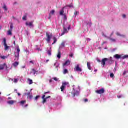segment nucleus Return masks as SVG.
<instances>
[{
    "label": "nucleus",
    "mask_w": 128,
    "mask_h": 128,
    "mask_svg": "<svg viewBox=\"0 0 128 128\" xmlns=\"http://www.w3.org/2000/svg\"><path fill=\"white\" fill-rule=\"evenodd\" d=\"M66 7L67 8H74V5H72V4L67 5Z\"/></svg>",
    "instance_id": "nucleus-33"
},
{
    "label": "nucleus",
    "mask_w": 128,
    "mask_h": 128,
    "mask_svg": "<svg viewBox=\"0 0 128 128\" xmlns=\"http://www.w3.org/2000/svg\"><path fill=\"white\" fill-rule=\"evenodd\" d=\"M54 12H56V11L54 10H52L50 12V16H54Z\"/></svg>",
    "instance_id": "nucleus-25"
},
{
    "label": "nucleus",
    "mask_w": 128,
    "mask_h": 128,
    "mask_svg": "<svg viewBox=\"0 0 128 128\" xmlns=\"http://www.w3.org/2000/svg\"><path fill=\"white\" fill-rule=\"evenodd\" d=\"M46 36H47V39L46 40V42L50 44V38H52V34L50 35L48 33L46 34Z\"/></svg>",
    "instance_id": "nucleus-5"
},
{
    "label": "nucleus",
    "mask_w": 128,
    "mask_h": 128,
    "mask_svg": "<svg viewBox=\"0 0 128 128\" xmlns=\"http://www.w3.org/2000/svg\"><path fill=\"white\" fill-rule=\"evenodd\" d=\"M26 26H30V28L34 27V22H26Z\"/></svg>",
    "instance_id": "nucleus-10"
},
{
    "label": "nucleus",
    "mask_w": 128,
    "mask_h": 128,
    "mask_svg": "<svg viewBox=\"0 0 128 128\" xmlns=\"http://www.w3.org/2000/svg\"><path fill=\"white\" fill-rule=\"evenodd\" d=\"M14 45L16 46V41H14Z\"/></svg>",
    "instance_id": "nucleus-59"
},
{
    "label": "nucleus",
    "mask_w": 128,
    "mask_h": 128,
    "mask_svg": "<svg viewBox=\"0 0 128 128\" xmlns=\"http://www.w3.org/2000/svg\"><path fill=\"white\" fill-rule=\"evenodd\" d=\"M64 16V19L65 20H68V18L66 17V14H64L63 15Z\"/></svg>",
    "instance_id": "nucleus-35"
},
{
    "label": "nucleus",
    "mask_w": 128,
    "mask_h": 128,
    "mask_svg": "<svg viewBox=\"0 0 128 128\" xmlns=\"http://www.w3.org/2000/svg\"><path fill=\"white\" fill-rule=\"evenodd\" d=\"M48 56H52V48H50V50H48Z\"/></svg>",
    "instance_id": "nucleus-20"
},
{
    "label": "nucleus",
    "mask_w": 128,
    "mask_h": 128,
    "mask_svg": "<svg viewBox=\"0 0 128 128\" xmlns=\"http://www.w3.org/2000/svg\"><path fill=\"white\" fill-rule=\"evenodd\" d=\"M62 85H63L64 86H69L70 82H63L62 83Z\"/></svg>",
    "instance_id": "nucleus-21"
},
{
    "label": "nucleus",
    "mask_w": 128,
    "mask_h": 128,
    "mask_svg": "<svg viewBox=\"0 0 128 128\" xmlns=\"http://www.w3.org/2000/svg\"><path fill=\"white\" fill-rule=\"evenodd\" d=\"M8 100H12V98H10V97H8Z\"/></svg>",
    "instance_id": "nucleus-56"
},
{
    "label": "nucleus",
    "mask_w": 128,
    "mask_h": 128,
    "mask_svg": "<svg viewBox=\"0 0 128 128\" xmlns=\"http://www.w3.org/2000/svg\"><path fill=\"white\" fill-rule=\"evenodd\" d=\"M68 29L64 27L63 32L61 34V36H64V34H68Z\"/></svg>",
    "instance_id": "nucleus-11"
},
{
    "label": "nucleus",
    "mask_w": 128,
    "mask_h": 128,
    "mask_svg": "<svg viewBox=\"0 0 128 128\" xmlns=\"http://www.w3.org/2000/svg\"><path fill=\"white\" fill-rule=\"evenodd\" d=\"M122 18H126V14H123V15H122Z\"/></svg>",
    "instance_id": "nucleus-46"
},
{
    "label": "nucleus",
    "mask_w": 128,
    "mask_h": 128,
    "mask_svg": "<svg viewBox=\"0 0 128 128\" xmlns=\"http://www.w3.org/2000/svg\"><path fill=\"white\" fill-rule=\"evenodd\" d=\"M5 66L6 68V70H8V66H6V64H4L0 65V70H4Z\"/></svg>",
    "instance_id": "nucleus-8"
},
{
    "label": "nucleus",
    "mask_w": 128,
    "mask_h": 128,
    "mask_svg": "<svg viewBox=\"0 0 128 128\" xmlns=\"http://www.w3.org/2000/svg\"><path fill=\"white\" fill-rule=\"evenodd\" d=\"M46 98V100H48V98H50V96H48L46 98Z\"/></svg>",
    "instance_id": "nucleus-49"
},
{
    "label": "nucleus",
    "mask_w": 128,
    "mask_h": 128,
    "mask_svg": "<svg viewBox=\"0 0 128 128\" xmlns=\"http://www.w3.org/2000/svg\"><path fill=\"white\" fill-rule=\"evenodd\" d=\"M26 94V96H28V98H30V100H32V98L33 96H32V94L30 92L29 93H27Z\"/></svg>",
    "instance_id": "nucleus-15"
},
{
    "label": "nucleus",
    "mask_w": 128,
    "mask_h": 128,
    "mask_svg": "<svg viewBox=\"0 0 128 128\" xmlns=\"http://www.w3.org/2000/svg\"><path fill=\"white\" fill-rule=\"evenodd\" d=\"M78 12H76V16H78Z\"/></svg>",
    "instance_id": "nucleus-54"
},
{
    "label": "nucleus",
    "mask_w": 128,
    "mask_h": 128,
    "mask_svg": "<svg viewBox=\"0 0 128 128\" xmlns=\"http://www.w3.org/2000/svg\"><path fill=\"white\" fill-rule=\"evenodd\" d=\"M18 82V79H14V82L15 84H16V82Z\"/></svg>",
    "instance_id": "nucleus-40"
},
{
    "label": "nucleus",
    "mask_w": 128,
    "mask_h": 128,
    "mask_svg": "<svg viewBox=\"0 0 128 128\" xmlns=\"http://www.w3.org/2000/svg\"><path fill=\"white\" fill-rule=\"evenodd\" d=\"M30 64H34V61H30Z\"/></svg>",
    "instance_id": "nucleus-42"
},
{
    "label": "nucleus",
    "mask_w": 128,
    "mask_h": 128,
    "mask_svg": "<svg viewBox=\"0 0 128 128\" xmlns=\"http://www.w3.org/2000/svg\"><path fill=\"white\" fill-rule=\"evenodd\" d=\"M75 70H76V72H82V68H80V65L78 64L77 65L75 68Z\"/></svg>",
    "instance_id": "nucleus-9"
},
{
    "label": "nucleus",
    "mask_w": 128,
    "mask_h": 128,
    "mask_svg": "<svg viewBox=\"0 0 128 128\" xmlns=\"http://www.w3.org/2000/svg\"><path fill=\"white\" fill-rule=\"evenodd\" d=\"M114 74H110V78H114Z\"/></svg>",
    "instance_id": "nucleus-38"
},
{
    "label": "nucleus",
    "mask_w": 128,
    "mask_h": 128,
    "mask_svg": "<svg viewBox=\"0 0 128 128\" xmlns=\"http://www.w3.org/2000/svg\"><path fill=\"white\" fill-rule=\"evenodd\" d=\"M70 60H68L66 62L63 64L64 66H70Z\"/></svg>",
    "instance_id": "nucleus-13"
},
{
    "label": "nucleus",
    "mask_w": 128,
    "mask_h": 128,
    "mask_svg": "<svg viewBox=\"0 0 128 128\" xmlns=\"http://www.w3.org/2000/svg\"><path fill=\"white\" fill-rule=\"evenodd\" d=\"M49 82H50V83L52 82V80H50V81H49Z\"/></svg>",
    "instance_id": "nucleus-53"
},
{
    "label": "nucleus",
    "mask_w": 128,
    "mask_h": 128,
    "mask_svg": "<svg viewBox=\"0 0 128 128\" xmlns=\"http://www.w3.org/2000/svg\"><path fill=\"white\" fill-rule=\"evenodd\" d=\"M53 80H55V82H58V78H53Z\"/></svg>",
    "instance_id": "nucleus-41"
},
{
    "label": "nucleus",
    "mask_w": 128,
    "mask_h": 128,
    "mask_svg": "<svg viewBox=\"0 0 128 128\" xmlns=\"http://www.w3.org/2000/svg\"><path fill=\"white\" fill-rule=\"evenodd\" d=\"M18 4V2H15L14 3V4Z\"/></svg>",
    "instance_id": "nucleus-61"
},
{
    "label": "nucleus",
    "mask_w": 128,
    "mask_h": 128,
    "mask_svg": "<svg viewBox=\"0 0 128 128\" xmlns=\"http://www.w3.org/2000/svg\"><path fill=\"white\" fill-rule=\"evenodd\" d=\"M13 28H14V24L12 23L10 26V30H12Z\"/></svg>",
    "instance_id": "nucleus-31"
},
{
    "label": "nucleus",
    "mask_w": 128,
    "mask_h": 128,
    "mask_svg": "<svg viewBox=\"0 0 128 128\" xmlns=\"http://www.w3.org/2000/svg\"><path fill=\"white\" fill-rule=\"evenodd\" d=\"M60 88H61V92H64V88H66V86L62 85Z\"/></svg>",
    "instance_id": "nucleus-28"
},
{
    "label": "nucleus",
    "mask_w": 128,
    "mask_h": 128,
    "mask_svg": "<svg viewBox=\"0 0 128 128\" xmlns=\"http://www.w3.org/2000/svg\"><path fill=\"white\" fill-rule=\"evenodd\" d=\"M28 80L29 82V84H34L32 80L29 78V79H28Z\"/></svg>",
    "instance_id": "nucleus-29"
},
{
    "label": "nucleus",
    "mask_w": 128,
    "mask_h": 128,
    "mask_svg": "<svg viewBox=\"0 0 128 128\" xmlns=\"http://www.w3.org/2000/svg\"><path fill=\"white\" fill-rule=\"evenodd\" d=\"M111 60L110 59H108V58H105L102 60V64L103 66H106V62H110Z\"/></svg>",
    "instance_id": "nucleus-4"
},
{
    "label": "nucleus",
    "mask_w": 128,
    "mask_h": 128,
    "mask_svg": "<svg viewBox=\"0 0 128 128\" xmlns=\"http://www.w3.org/2000/svg\"><path fill=\"white\" fill-rule=\"evenodd\" d=\"M116 60H120V58H122L123 60H126V58H128V55H125L124 56H122V55H120V54H116L114 56Z\"/></svg>",
    "instance_id": "nucleus-1"
},
{
    "label": "nucleus",
    "mask_w": 128,
    "mask_h": 128,
    "mask_svg": "<svg viewBox=\"0 0 128 128\" xmlns=\"http://www.w3.org/2000/svg\"><path fill=\"white\" fill-rule=\"evenodd\" d=\"M116 36H122V37H123V38H125V37H126V36L120 34L119 32H116Z\"/></svg>",
    "instance_id": "nucleus-24"
},
{
    "label": "nucleus",
    "mask_w": 128,
    "mask_h": 128,
    "mask_svg": "<svg viewBox=\"0 0 128 128\" xmlns=\"http://www.w3.org/2000/svg\"><path fill=\"white\" fill-rule=\"evenodd\" d=\"M26 100H23V101H21L20 102V104H22V106H24V104H26Z\"/></svg>",
    "instance_id": "nucleus-30"
},
{
    "label": "nucleus",
    "mask_w": 128,
    "mask_h": 128,
    "mask_svg": "<svg viewBox=\"0 0 128 128\" xmlns=\"http://www.w3.org/2000/svg\"><path fill=\"white\" fill-rule=\"evenodd\" d=\"M98 62H102L100 61V60H98Z\"/></svg>",
    "instance_id": "nucleus-57"
},
{
    "label": "nucleus",
    "mask_w": 128,
    "mask_h": 128,
    "mask_svg": "<svg viewBox=\"0 0 128 128\" xmlns=\"http://www.w3.org/2000/svg\"><path fill=\"white\" fill-rule=\"evenodd\" d=\"M18 96H20V94L18 93Z\"/></svg>",
    "instance_id": "nucleus-58"
},
{
    "label": "nucleus",
    "mask_w": 128,
    "mask_h": 128,
    "mask_svg": "<svg viewBox=\"0 0 128 128\" xmlns=\"http://www.w3.org/2000/svg\"><path fill=\"white\" fill-rule=\"evenodd\" d=\"M68 30H70V26H68Z\"/></svg>",
    "instance_id": "nucleus-51"
},
{
    "label": "nucleus",
    "mask_w": 128,
    "mask_h": 128,
    "mask_svg": "<svg viewBox=\"0 0 128 128\" xmlns=\"http://www.w3.org/2000/svg\"><path fill=\"white\" fill-rule=\"evenodd\" d=\"M94 72H98V70H95Z\"/></svg>",
    "instance_id": "nucleus-60"
},
{
    "label": "nucleus",
    "mask_w": 128,
    "mask_h": 128,
    "mask_svg": "<svg viewBox=\"0 0 128 128\" xmlns=\"http://www.w3.org/2000/svg\"><path fill=\"white\" fill-rule=\"evenodd\" d=\"M64 8L65 7H64L62 10H60V16H64Z\"/></svg>",
    "instance_id": "nucleus-16"
},
{
    "label": "nucleus",
    "mask_w": 128,
    "mask_h": 128,
    "mask_svg": "<svg viewBox=\"0 0 128 128\" xmlns=\"http://www.w3.org/2000/svg\"><path fill=\"white\" fill-rule=\"evenodd\" d=\"M50 92H48L44 93V95L42 97V100H44L42 102L43 104H46V94H50Z\"/></svg>",
    "instance_id": "nucleus-7"
},
{
    "label": "nucleus",
    "mask_w": 128,
    "mask_h": 128,
    "mask_svg": "<svg viewBox=\"0 0 128 128\" xmlns=\"http://www.w3.org/2000/svg\"><path fill=\"white\" fill-rule=\"evenodd\" d=\"M70 58H72L74 56V54H71L70 55Z\"/></svg>",
    "instance_id": "nucleus-47"
},
{
    "label": "nucleus",
    "mask_w": 128,
    "mask_h": 128,
    "mask_svg": "<svg viewBox=\"0 0 128 128\" xmlns=\"http://www.w3.org/2000/svg\"><path fill=\"white\" fill-rule=\"evenodd\" d=\"M0 58L2 60H6V56H0Z\"/></svg>",
    "instance_id": "nucleus-36"
},
{
    "label": "nucleus",
    "mask_w": 128,
    "mask_h": 128,
    "mask_svg": "<svg viewBox=\"0 0 128 128\" xmlns=\"http://www.w3.org/2000/svg\"><path fill=\"white\" fill-rule=\"evenodd\" d=\"M56 66V64H55L54 66H56V68H58V66Z\"/></svg>",
    "instance_id": "nucleus-50"
},
{
    "label": "nucleus",
    "mask_w": 128,
    "mask_h": 128,
    "mask_svg": "<svg viewBox=\"0 0 128 128\" xmlns=\"http://www.w3.org/2000/svg\"><path fill=\"white\" fill-rule=\"evenodd\" d=\"M126 71H124V72H123V75L126 76Z\"/></svg>",
    "instance_id": "nucleus-45"
},
{
    "label": "nucleus",
    "mask_w": 128,
    "mask_h": 128,
    "mask_svg": "<svg viewBox=\"0 0 128 128\" xmlns=\"http://www.w3.org/2000/svg\"><path fill=\"white\" fill-rule=\"evenodd\" d=\"M57 58H58L59 60L62 58V52H58Z\"/></svg>",
    "instance_id": "nucleus-22"
},
{
    "label": "nucleus",
    "mask_w": 128,
    "mask_h": 128,
    "mask_svg": "<svg viewBox=\"0 0 128 128\" xmlns=\"http://www.w3.org/2000/svg\"><path fill=\"white\" fill-rule=\"evenodd\" d=\"M53 40L54 41V42H53V44H52V45L54 44H56V42H58V39H56V37H54L53 38Z\"/></svg>",
    "instance_id": "nucleus-23"
},
{
    "label": "nucleus",
    "mask_w": 128,
    "mask_h": 128,
    "mask_svg": "<svg viewBox=\"0 0 128 128\" xmlns=\"http://www.w3.org/2000/svg\"><path fill=\"white\" fill-rule=\"evenodd\" d=\"M66 42H63L60 44V48H62L66 47Z\"/></svg>",
    "instance_id": "nucleus-12"
},
{
    "label": "nucleus",
    "mask_w": 128,
    "mask_h": 128,
    "mask_svg": "<svg viewBox=\"0 0 128 128\" xmlns=\"http://www.w3.org/2000/svg\"><path fill=\"white\" fill-rule=\"evenodd\" d=\"M23 68H26V66L22 67Z\"/></svg>",
    "instance_id": "nucleus-62"
},
{
    "label": "nucleus",
    "mask_w": 128,
    "mask_h": 128,
    "mask_svg": "<svg viewBox=\"0 0 128 128\" xmlns=\"http://www.w3.org/2000/svg\"><path fill=\"white\" fill-rule=\"evenodd\" d=\"M28 104H26L24 106V108H28Z\"/></svg>",
    "instance_id": "nucleus-55"
},
{
    "label": "nucleus",
    "mask_w": 128,
    "mask_h": 128,
    "mask_svg": "<svg viewBox=\"0 0 128 128\" xmlns=\"http://www.w3.org/2000/svg\"><path fill=\"white\" fill-rule=\"evenodd\" d=\"M74 96H76V94H74Z\"/></svg>",
    "instance_id": "nucleus-64"
},
{
    "label": "nucleus",
    "mask_w": 128,
    "mask_h": 128,
    "mask_svg": "<svg viewBox=\"0 0 128 128\" xmlns=\"http://www.w3.org/2000/svg\"><path fill=\"white\" fill-rule=\"evenodd\" d=\"M20 64V63L18 62H15L12 64V66L14 68H16Z\"/></svg>",
    "instance_id": "nucleus-17"
},
{
    "label": "nucleus",
    "mask_w": 128,
    "mask_h": 128,
    "mask_svg": "<svg viewBox=\"0 0 128 128\" xmlns=\"http://www.w3.org/2000/svg\"><path fill=\"white\" fill-rule=\"evenodd\" d=\"M118 98H122V96H117Z\"/></svg>",
    "instance_id": "nucleus-43"
},
{
    "label": "nucleus",
    "mask_w": 128,
    "mask_h": 128,
    "mask_svg": "<svg viewBox=\"0 0 128 128\" xmlns=\"http://www.w3.org/2000/svg\"><path fill=\"white\" fill-rule=\"evenodd\" d=\"M40 98V96H36L35 98L36 100H38Z\"/></svg>",
    "instance_id": "nucleus-39"
},
{
    "label": "nucleus",
    "mask_w": 128,
    "mask_h": 128,
    "mask_svg": "<svg viewBox=\"0 0 128 128\" xmlns=\"http://www.w3.org/2000/svg\"><path fill=\"white\" fill-rule=\"evenodd\" d=\"M32 72H34V75L36 74L37 72H36V70L32 69Z\"/></svg>",
    "instance_id": "nucleus-37"
},
{
    "label": "nucleus",
    "mask_w": 128,
    "mask_h": 128,
    "mask_svg": "<svg viewBox=\"0 0 128 128\" xmlns=\"http://www.w3.org/2000/svg\"><path fill=\"white\" fill-rule=\"evenodd\" d=\"M108 38L109 40H110L112 41V42H116V40L114 38Z\"/></svg>",
    "instance_id": "nucleus-18"
},
{
    "label": "nucleus",
    "mask_w": 128,
    "mask_h": 128,
    "mask_svg": "<svg viewBox=\"0 0 128 128\" xmlns=\"http://www.w3.org/2000/svg\"><path fill=\"white\" fill-rule=\"evenodd\" d=\"M12 30H9L8 32V36H12Z\"/></svg>",
    "instance_id": "nucleus-27"
},
{
    "label": "nucleus",
    "mask_w": 128,
    "mask_h": 128,
    "mask_svg": "<svg viewBox=\"0 0 128 128\" xmlns=\"http://www.w3.org/2000/svg\"><path fill=\"white\" fill-rule=\"evenodd\" d=\"M4 50H10V46H8V44H6V38H4Z\"/></svg>",
    "instance_id": "nucleus-2"
},
{
    "label": "nucleus",
    "mask_w": 128,
    "mask_h": 128,
    "mask_svg": "<svg viewBox=\"0 0 128 128\" xmlns=\"http://www.w3.org/2000/svg\"><path fill=\"white\" fill-rule=\"evenodd\" d=\"M27 18H28V15L26 14L25 16H23V18H22V20H26Z\"/></svg>",
    "instance_id": "nucleus-26"
},
{
    "label": "nucleus",
    "mask_w": 128,
    "mask_h": 128,
    "mask_svg": "<svg viewBox=\"0 0 128 128\" xmlns=\"http://www.w3.org/2000/svg\"><path fill=\"white\" fill-rule=\"evenodd\" d=\"M84 102H88V99H84Z\"/></svg>",
    "instance_id": "nucleus-44"
},
{
    "label": "nucleus",
    "mask_w": 128,
    "mask_h": 128,
    "mask_svg": "<svg viewBox=\"0 0 128 128\" xmlns=\"http://www.w3.org/2000/svg\"><path fill=\"white\" fill-rule=\"evenodd\" d=\"M106 90H104V88H102L101 90H97L96 91V93L98 94H104Z\"/></svg>",
    "instance_id": "nucleus-6"
},
{
    "label": "nucleus",
    "mask_w": 128,
    "mask_h": 128,
    "mask_svg": "<svg viewBox=\"0 0 128 128\" xmlns=\"http://www.w3.org/2000/svg\"><path fill=\"white\" fill-rule=\"evenodd\" d=\"M87 66H88V70H92V66H90V62H87Z\"/></svg>",
    "instance_id": "nucleus-19"
},
{
    "label": "nucleus",
    "mask_w": 128,
    "mask_h": 128,
    "mask_svg": "<svg viewBox=\"0 0 128 128\" xmlns=\"http://www.w3.org/2000/svg\"><path fill=\"white\" fill-rule=\"evenodd\" d=\"M68 70L65 69L64 72V74H68Z\"/></svg>",
    "instance_id": "nucleus-34"
},
{
    "label": "nucleus",
    "mask_w": 128,
    "mask_h": 128,
    "mask_svg": "<svg viewBox=\"0 0 128 128\" xmlns=\"http://www.w3.org/2000/svg\"><path fill=\"white\" fill-rule=\"evenodd\" d=\"M48 62H50V60H46V64H48Z\"/></svg>",
    "instance_id": "nucleus-52"
},
{
    "label": "nucleus",
    "mask_w": 128,
    "mask_h": 128,
    "mask_svg": "<svg viewBox=\"0 0 128 128\" xmlns=\"http://www.w3.org/2000/svg\"><path fill=\"white\" fill-rule=\"evenodd\" d=\"M112 36H114V32H112V34H110V37H109V38H112Z\"/></svg>",
    "instance_id": "nucleus-48"
},
{
    "label": "nucleus",
    "mask_w": 128,
    "mask_h": 128,
    "mask_svg": "<svg viewBox=\"0 0 128 128\" xmlns=\"http://www.w3.org/2000/svg\"><path fill=\"white\" fill-rule=\"evenodd\" d=\"M14 91L15 92H18V90H15Z\"/></svg>",
    "instance_id": "nucleus-63"
},
{
    "label": "nucleus",
    "mask_w": 128,
    "mask_h": 128,
    "mask_svg": "<svg viewBox=\"0 0 128 128\" xmlns=\"http://www.w3.org/2000/svg\"><path fill=\"white\" fill-rule=\"evenodd\" d=\"M3 8L6 12L8 10V7H6V4H4V6H3Z\"/></svg>",
    "instance_id": "nucleus-32"
},
{
    "label": "nucleus",
    "mask_w": 128,
    "mask_h": 128,
    "mask_svg": "<svg viewBox=\"0 0 128 128\" xmlns=\"http://www.w3.org/2000/svg\"><path fill=\"white\" fill-rule=\"evenodd\" d=\"M17 54L15 56V60H20V47L17 48Z\"/></svg>",
    "instance_id": "nucleus-3"
},
{
    "label": "nucleus",
    "mask_w": 128,
    "mask_h": 128,
    "mask_svg": "<svg viewBox=\"0 0 128 128\" xmlns=\"http://www.w3.org/2000/svg\"><path fill=\"white\" fill-rule=\"evenodd\" d=\"M16 102V101H14V100H10L8 102V104H10V106L14 105Z\"/></svg>",
    "instance_id": "nucleus-14"
}]
</instances>
